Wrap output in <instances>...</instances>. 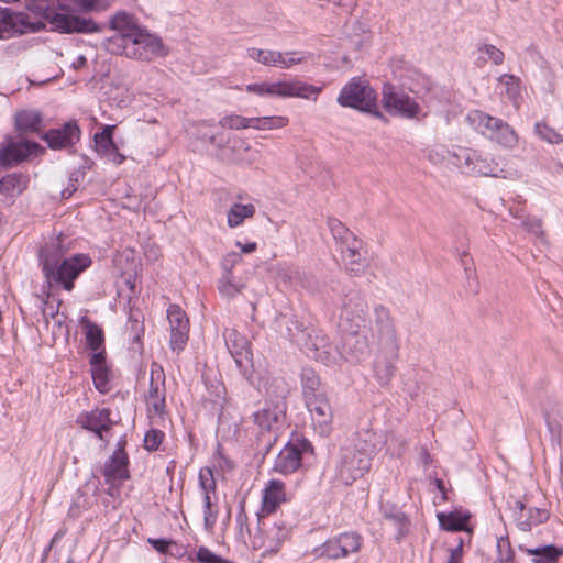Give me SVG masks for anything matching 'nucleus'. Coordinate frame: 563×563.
I'll return each mask as SVG.
<instances>
[{"label": "nucleus", "mask_w": 563, "mask_h": 563, "mask_svg": "<svg viewBox=\"0 0 563 563\" xmlns=\"http://www.w3.org/2000/svg\"><path fill=\"white\" fill-rule=\"evenodd\" d=\"M366 314L367 303L360 294L345 295L339 322L344 335L335 353L331 351L327 335L314 329L303 328L297 319L286 321V336L302 347L310 357L328 366L338 364L339 360L360 363L371 353Z\"/></svg>", "instance_id": "1"}, {"label": "nucleus", "mask_w": 563, "mask_h": 563, "mask_svg": "<svg viewBox=\"0 0 563 563\" xmlns=\"http://www.w3.org/2000/svg\"><path fill=\"white\" fill-rule=\"evenodd\" d=\"M110 27L115 34L103 42V47L110 54L147 62L168 54L161 37L142 27L125 12L114 14Z\"/></svg>", "instance_id": "2"}, {"label": "nucleus", "mask_w": 563, "mask_h": 563, "mask_svg": "<svg viewBox=\"0 0 563 563\" xmlns=\"http://www.w3.org/2000/svg\"><path fill=\"white\" fill-rule=\"evenodd\" d=\"M38 260L48 287H60L68 292L74 289L80 274L92 264L91 257L82 253L64 257L59 243L55 241L41 247Z\"/></svg>", "instance_id": "3"}, {"label": "nucleus", "mask_w": 563, "mask_h": 563, "mask_svg": "<svg viewBox=\"0 0 563 563\" xmlns=\"http://www.w3.org/2000/svg\"><path fill=\"white\" fill-rule=\"evenodd\" d=\"M29 10L42 15L54 30L62 33L92 34L102 31V26L91 18L53 12L46 4L48 0H26Z\"/></svg>", "instance_id": "4"}, {"label": "nucleus", "mask_w": 563, "mask_h": 563, "mask_svg": "<svg viewBox=\"0 0 563 563\" xmlns=\"http://www.w3.org/2000/svg\"><path fill=\"white\" fill-rule=\"evenodd\" d=\"M336 101L343 108H352L369 113L378 119L384 118L383 113L378 110L375 90L368 84L357 78L351 79L341 89Z\"/></svg>", "instance_id": "5"}, {"label": "nucleus", "mask_w": 563, "mask_h": 563, "mask_svg": "<svg viewBox=\"0 0 563 563\" xmlns=\"http://www.w3.org/2000/svg\"><path fill=\"white\" fill-rule=\"evenodd\" d=\"M372 452L373 450L358 449L356 445L342 449L336 467L339 479L351 485L361 478L371 468Z\"/></svg>", "instance_id": "6"}, {"label": "nucleus", "mask_w": 563, "mask_h": 563, "mask_svg": "<svg viewBox=\"0 0 563 563\" xmlns=\"http://www.w3.org/2000/svg\"><path fill=\"white\" fill-rule=\"evenodd\" d=\"M363 538L356 531H345L329 538L321 545L313 549V554L319 559L341 560L360 552Z\"/></svg>", "instance_id": "7"}, {"label": "nucleus", "mask_w": 563, "mask_h": 563, "mask_svg": "<svg viewBox=\"0 0 563 563\" xmlns=\"http://www.w3.org/2000/svg\"><path fill=\"white\" fill-rule=\"evenodd\" d=\"M45 29L43 21H31L22 12H14L9 8H0V38L9 40L18 35L36 33Z\"/></svg>", "instance_id": "8"}, {"label": "nucleus", "mask_w": 563, "mask_h": 563, "mask_svg": "<svg viewBox=\"0 0 563 563\" xmlns=\"http://www.w3.org/2000/svg\"><path fill=\"white\" fill-rule=\"evenodd\" d=\"M382 102L389 114L404 119H415L421 112L420 104L413 98L391 84L384 85Z\"/></svg>", "instance_id": "9"}, {"label": "nucleus", "mask_w": 563, "mask_h": 563, "mask_svg": "<svg viewBox=\"0 0 563 563\" xmlns=\"http://www.w3.org/2000/svg\"><path fill=\"white\" fill-rule=\"evenodd\" d=\"M477 121L482 134L497 142L505 147H514L518 142V135L515 130L501 119L492 117L487 113L476 111L473 117Z\"/></svg>", "instance_id": "10"}, {"label": "nucleus", "mask_w": 563, "mask_h": 563, "mask_svg": "<svg viewBox=\"0 0 563 563\" xmlns=\"http://www.w3.org/2000/svg\"><path fill=\"white\" fill-rule=\"evenodd\" d=\"M457 166L462 173L473 176H497L498 165L494 159L484 156L482 153L471 148L459 147L454 154Z\"/></svg>", "instance_id": "11"}, {"label": "nucleus", "mask_w": 563, "mask_h": 563, "mask_svg": "<svg viewBox=\"0 0 563 563\" xmlns=\"http://www.w3.org/2000/svg\"><path fill=\"white\" fill-rule=\"evenodd\" d=\"M44 148L34 141L21 139L14 141L8 139L0 144V166L2 168L14 167L31 156H37L44 153Z\"/></svg>", "instance_id": "12"}, {"label": "nucleus", "mask_w": 563, "mask_h": 563, "mask_svg": "<svg viewBox=\"0 0 563 563\" xmlns=\"http://www.w3.org/2000/svg\"><path fill=\"white\" fill-rule=\"evenodd\" d=\"M313 448L307 439H296L288 442L275 459L274 470L280 474H291L301 466L302 455Z\"/></svg>", "instance_id": "13"}, {"label": "nucleus", "mask_w": 563, "mask_h": 563, "mask_svg": "<svg viewBox=\"0 0 563 563\" xmlns=\"http://www.w3.org/2000/svg\"><path fill=\"white\" fill-rule=\"evenodd\" d=\"M316 433L328 437L332 430L333 410L327 394L305 400Z\"/></svg>", "instance_id": "14"}, {"label": "nucleus", "mask_w": 563, "mask_h": 563, "mask_svg": "<svg viewBox=\"0 0 563 563\" xmlns=\"http://www.w3.org/2000/svg\"><path fill=\"white\" fill-rule=\"evenodd\" d=\"M246 55L251 59L256 60L265 66H274L288 69L306 60V57L310 54L297 51L283 53L278 51L250 47L246 51Z\"/></svg>", "instance_id": "15"}, {"label": "nucleus", "mask_w": 563, "mask_h": 563, "mask_svg": "<svg viewBox=\"0 0 563 563\" xmlns=\"http://www.w3.org/2000/svg\"><path fill=\"white\" fill-rule=\"evenodd\" d=\"M374 360V377L380 386H387L396 372V362L399 358V344H378Z\"/></svg>", "instance_id": "16"}, {"label": "nucleus", "mask_w": 563, "mask_h": 563, "mask_svg": "<svg viewBox=\"0 0 563 563\" xmlns=\"http://www.w3.org/2000/svg\"><path fill=\"white\" fill-rule=\"evenodd\" d=\"M81 136V130L76 120H70L59 128L49 129L41 134L51 150H67L73 147Z\"/></svg>", "instance_id": "17"}, {"label": "nucleus", "mask_w": 563, "mask_h": 563, "mask_svg": "<svg viewBox=\"0 0 563 563\" xmlns=\"http://www.w3.org/2000/svg\"><path fill=\"white\" fill-rule=\"evenodd\" d=\"M167 319L170 328L169 346L178 353L185 349L189 338V319L178 305L168 307Z\"/></svg>", "instance_id": "18"}, {"label": "nucleus", "mask_w": 563, "mask_h": 563, "mask_svg": "<svg viewBox=\"0 0 563 563\" xmlns=\"http://www.w3.org/2000/svg\"><path fill=\"white\" fill-rule=\"evenodd\" d=\"M165 373L163 367L153 362L150 373V388L146 395V402L157 415L165 411L166 402Z\"/></svg>", "instance_id": "19"}, {"label": "nucleus", "mask_w": 563, "mask_h": 563, "mask_svg": "<svg viewBox=\"0 0 563 563\" xmlns=\"http://www.w3.org/2000/svg\"><path fill=\"white\" fill-rule=\"evenodd\" d=\"M223 338L230 355L236 366L242 369L252 357L249 340L233 328H227L223 332Z\"/></svg>", "instance_id": "20"}, {"label": "nucleus", "mask_w": 563, "mask_h": 563, "mask_svg": "<svg viewBox=\"0 0 563 563\" xmlns=\"http://www.w3.org/2000/svg\"><path fill=\"white\" fill-rule=\"evenodd\" d=\"M373 314L378 344H399L390 310L383 305H376Z\"/></svg>", "instance_id": "21"}, {"label": "nucleus", "mask_w": 563, "mask_h": 563, "mask_svg": "<svg viewBox=\"0 0 563 563\" xmlns=\"http://www.w3.org/2000/svg\"><path fill=\"white\" fill-rule=\"evenodd\" d=\"M111 410L109 408L95 409L81 412L76 422L82 429L93 432L100 440L103 439L102 433L110 430L112 426Z\"/></svg>", "instance_id": "22"}, {"label": "nucleus", "mask_w": 563, "mask_h": 563, "mask_svg": "<svg viewBox=\"0 0 563 563\" xmlns=\"http://www.w3.org/2000/svg\"><path fill=\"white\" fill-rule=\"evenodd\" d=\"M286 501L285 483L279 479L268 481L262 492V518L274 514Z\"/></svg>", "instance_id": "23"}, {"label": "nucleus", "mask_w": 563, "mask_h": 563, "mask_svg": "<svg viewBox=\"0 0 563 563\" xmlns=\"http://www.w3.org/2000/svg\"><path fill=\"white\" fill-rule=\"evenodd\" d=\"M514 516L517 526L521 531H530L532 527L545 522L549 519V512L542 508H526L521 500L514 504Z\"/></svg>", "instance_id": "24"}, {"label": "nucleus", "mask_w": 563, "mask_h": 563, "mask_svg": "<svg viewBox=\"0 0 563 563\" xmlns=\"http://www.w3.org/2000/svg\"><path fill=\"white\" fill-rule=\"evenodd\" d=\"M129 456L125 450L117 449L103 467V476L108 483L113 481H126L130 477Z\"/></svg>", "instance_id": "25"}, {"label": "nucleus", "mask_w": 563, "mask_h": 563, "mask_svg": "<svg viewBox=\"0 0 563 563\" xmlns=\"http://www.w3.org/2000/svg\"><path fill=\"white\" fill-rule=\"evenodd\" d=\"M199 481L202 489L205 490L203 496V521L205 529L210 531L212 530L216 521L218 511L212 509L210 490H216V482L213 479V475L211 470L207 468L206 473L203 470L199 473Z\"/></svg>", "instance_id": "26"}, {"label": "nucleus", "mask_w": 563, "mask_h": 563, "mask_svg": "<svg viewBox=\"0 0 563 563\" xmlns=\"http://www.w3.org/2000/svg\"><path fill=\"white\" fill-rule=\"evenodd\" d=\"M43 124V115L35 109H23L14 114V128L22 136L24 134H38Z\"/></svg>", "instance_id": "27"}, {"label": "nucleus", "mask_w": 563, "mask_h": 563, "mask_svg": "<svg viewBox=\"0 0 563 563\" xmlns=\"http://www.w3.org/2000/svg\"><path fill=\"white\" fill-rule=\"evenodd\" d=\"M277 88L279 89L277 91L278 97H296L313 100H316L322 91L321 87H317L300 80L279 81V87Z\"/></svg>", "instance_id": "28"}, {"label": "nucleus", "mask_w": 563, "mask_h": 563, "mask_svg": "<svg viewBox=\"0 0 563 563\" xmlns=\"http://www.w3.org/2000/svg\"><path fill=\"white\" fill-rule=\"evenodd\" d=\"M30 177L24 173H11L0 179V194L10 202L21 196L27 188Z\"/></svg>", "instance_id": "29"}, {"label": "nucleus", "mask_w": 563, "mask_h": 563, "mask_svg": "<svg viewBox=\"0 0 563 563\" xmlns=\"http://www.w3.org/2000/svg\"><path fill=\"white\" fill-rule=\"evenodd\" d=\"M286 406L284 401L276 404H265V406L253 413L254 423L262 430H272L274 424L278 423L284 417Z\"/></svg>", "instance_id": "30"}, {"label": "nucleus", "mask_w": 563, "mask_h": 563, "mask_svg": "<svg viewBox=\"0 0 563 563\" xmlns=\"http://www.w3.org/2000/svg\"><path fill=\"white\" fill-rule=\"evenodd\" d=\"M231 152L230 162L234 164H252L260 157V151L253 148L244 139L234 136L229 139Z\"/></svg>", "instance_id": "31"}, {"label": "nucleus", "mask_w": 563, "mask_h": 563, "mask_svg": "<svg viewBox=\"0 0 563 563\" xmlns=\"http://www.w3.org/2000/svg\"><path fill=\"white\" fill-rule=\"evenodd\" d=\"M470 517L471 516L468 512H461L457 510L450 512H439L437 515L439 526L442 530L451 532L466 531L468 536L472 532V530L467 526Z\"/></svg>", "instance_id": "32"}, {"label": "nucleus", "mask_w": 563, "mask_h": 563, "mask_svg": "<svg viewBox=\"0 0 563 563\" xmlns=\"http://www.w3.org/2000/svg\"><path fill=\"white\" fill-rule=\"evenodd\" d=\"M291 525L283 519L274 521L271 527L265 530L267 549L276 551L290 534Z\"/></svg>", "instance_id": "33"}, {"label": "nucleus", "mask_w": 563, "mask_h": 563, "mask_svg": "<svg viewBox=\"0 0 563 563\" xmlns=\"http://www.w3.org/2000/svg\"><path fill=\"white\" fill-rule=\"evenodd\" d=\"M301 388L303 400L327 394L319 375L311 367H305L301 371Z\"/></svg>", "instance_id": "34"}, {"label": "nucleus", "mask_w": 563, "mask_h": 563, "mask_svg": "<svg viewBox=\"0 0 563 563\" xmlns=\"http://www.w3.org/2000/svg\"><path fill=\"white\" fill-rule=\"evenodd\" d=\"M218 290L220 295L230 300L235 298L245 288V283L242 279L236 278L233 273L221 274L218 279Z\"/></svg>", "instance_id": "35"}, {"label": "nucleus", "mask_w": 563, "mask_h": 563, "mask_svg": "<svg viewBox=\"0 0 563 563\" xmlns=\"http://www.w3.org/2000/svg\"><path fill=\"white\" fill-rule=\"evenodd\" d=\"M529 555H532L533 563H556L559 558L563 555V548L553 544L538 547L527 550Z\"/></svg>", "instance_id": "36"}, {"label": "nucleus", "mask_w": 563, "mask_h": 563, "mask_svg": "<svg viewBox=\"0 0 563 563\" xmlns=\"http://www.w3.org/2000/svg\"><path fill=\"white\" fill-rule=\"evenodd\" d=\"M81 323L86 329L85 334L87 346L92 351L102 349L104 345L103 330L98 324L88 319H82Z\"/></svg>", "instance_id": "37"}, {"label": "nucleus", "mask_w": 563, "mask_h": 563, "mask_svg": "<svg viewBox=\"0 0 563 563\" xmlns=\"http://www.w3.org/2000/svg\"><path fill=\"white\" fill-rule=\"evenodd\" d=\"M255 213V207L252 203H234L228 211V225L235 228L242 224L244 219L252 218Z\"/></svg>", "instance_id": "38"}, {"label": "nucleus", "mask_w": 563, "mask_h": 563, "mask_svg": "<svg viewBox=\"0 0 563 563\" xmlns=\"http://www.w3.org/2000/svg\"><path fill=\"white\" fill-rule=\"evenodd\" d=\"M478 53L481 54L477 58V65L481 66L487 60H490L494 65H501L504 63V53L492 44H481L478 46Z\"/></svg>", "instance_id": "39"}, {"label": "nucleus", "mask_w": 563, "mask_h": 563, "mask_svg": "<svg viewBox=\"0 0 563 563\" xmlns=\"http://www.w3.org/2000/svg\"><path fill=\"white\" fill-rule=\"evenodd\" d=\"M115 125H106L101 132L95 134V145L96 150L100 155L106 154L109 151H113V146L115 145L112 139L113 130Z\"/></svg>", "instance_id": "40"}, {"label": "nucleus", "mask_w": 563, "mask_h": 563, "mask_svg": "<svg viewBox=\"0 0 563 563\" xmlns=\"http://www.w3.org/2000/svg\"><path fill=\"white\" fill-rule=\"evenodd\" d=\"M287 117L273 115V117H255L252 120V129L255 130H275L282 129L288 124Z\"/></svg>", "instance_id": "41"}, {"label": "nucleus", "mask_w": 563, "mask_h": 563, "mask_svg": "<svg viewBox=\"0 0 563 563\" xmlns=\"http://www.w3.org/2000/svg\"><path fill=\"white\" fill-rule=\"evenodd\" d=\"M457 151L453 152L444 145H437L428 150L427 158L434 165H440L444 162H451L453 164V162H457L454 157Z\"/></svg>", "instance_id": "42"}, {"label": "nucleus", "mask_w": 563, "mask_h": 563, "mask_svg": "<svg viewBox=\"0 0 563 563\" xmlns=\"http://www.w3.org/2000/svg\"><path fill=\"white\" fill-rule=\"evenodd\" d=\"M91 376L96 389L101 394L110 391V369L108 366L91 368Z\"/></svg>", "instance_id": "43"}, {"label": "nucleus", "mask_w": 563, "mask_h": 563, "mask_svg": "<svg viewBox=\"0 0 563 563\" xmlns=\"http://www.w3.org/2000/svg\"><path fill=\"white\" fill-rule=\"evenodd\" d=\"M253 118H245L239 114H229L220 119L219 125L223 129L243 130L252 128Z\"/></svg>", "instance_id": "44"}, {"label": "nucleus", "mask_w": 563, "mask_h": 563, "mask_svg": "<svg viewBox=\"0 0 563 563\" xmlns=\"http://www.w3.org/2000/svg\"><path fill=\"white\" fill-rule=\"evenodd\" d=\"M536 134L543 141L558 144L563 142V135L559 134L553 128L549 126L544 122H537L534 125Z\"/></svg>", "instance_id": "45"}, {"label": "nucleus", "mask_w": 563, "mask_h": 563, "mask_svg": "<svg viewBox=\"0 0 563 563\" xmlns=\"http://www.w3.org/2000/svg\"><path fill=\"white\" fill-rule=\"evenodd\" d=\"M328 227L331 231L332 236L341 244L343 241H351L354 233L349 230L340 220L330 218L328 220Z\"/></svg>", "instance_id": "46"}, {"label": "nucleus", "mask_w": 563, "mask_h": 563, "mask_svg": "<svg viewBox=\"0 0 563 563\" xmlns=\"http://www.w3.org/2000/svg\"><path fill=\"white\" fill-rule=\"evenodd\" d=\"M195 560L197 563H234L218 555L205 545H201L197 549Z\"/></svg>", "instance_id": "47"}, {"label": "nucleus", "mask_w": 563, "mask_h": 563, "mask_svg": "<svg viewBox=\"0 0 563 563\" xmlns=\"http://www.w3.org/2000/svg\"><path fill=\"white\" fill-rule=\"evenodd\" d=\"M343 262L347 272L354 276L363 275L368 266L367 261L363 255H358L352 258L345 257L343 258Z\"/></svg>", "instance_id": "48"}, {"label": "nucleus", "mask_w": 563, "mask_h": 563, "mask_svg": "<svg viewBox=\"0 0 563 563\" xmlns=\"http://www.w3.org/2000/svg\"><path fill=\"white\" fill-rule=\"evenodd\" d=\"M277 87H279V81L273 84H250L246 86V91L256 93L258 96H277V91L279 90Z\"/></svg>", "instance_id": "49"}, {"label": "nucleus", "mask_w": 563, "mask_h": 563, "mask_svg": "<svg viewBox=\"0 0 563 563\" xmlns=\"http://www.w3.org/2000/svg\"><path fill=\"white\" fill-rule=\"evenodd\" d=\"M71 1L81 12L102 11V10H106V8H107L106 0H71Z\"/></svg>", "instance_id": "50"}, {"label": "nucleus", "mask_w": 563, "mask_h": 563, "mask_svg": "<svg viewBox=\"0 0 563 563\" xmlns=\"http://www.w3.org/2000/svg\"><path fill=\"white\" fill-rule=\"evenodd\" d=\"M164 438V433L157 429H151L145 433L144 448L148 451H156Z\"/></svg>", "instance_id": "51"}, {"label": "nucleus", "mask_w": 563, "mask_h": 563, "mask_svg": "<svg viewBox=\"0 0 563 563\" xmlns=\"http://www.w3.org/2000/svg\"><path fill=\"white\" fill-rule=\"evenodd\" d=\"M498 80L507 87V93L510 98H515L518 95L519 82L514 75L504 74Z\"/></svg>", "instance_id": "52"}, {"label": "nucleus", "mask_w": 563, "mask_h": 563, "mask_svg": "<svg viewBox=\"0 0 563 563\" xmlns=\"http://www.w3.org/2000/svg\"><path fill=\"white\" fill-rule=\"evenodd\" d=\"M521 227L536 236H541L543 233L540 219L534 217L525 218L521 221Z\"/></svg>", "instance_id": "53"}, {"label": "nucleus", "mask_w": 563, "mask_h": 563, "mask_svg": "<svg viewBox=\"0 0 563 563\" xmlns=\"http://www.w3.org/2000/svg\"><path fill=\"white\" fill-rule=\"evenodd\" d=\"M241 261V255L235 252L228 253L221 261L222 274L232 273L233 267Z\"/></svg>", "instance_id": "54"}, {"label": "nucleus", "mask_w": 563, "mask_h": 563, "mask_svg": "<svg viewBox=\"0 0 563 563\" xmlns=\"http://www.w3.org/2000/svg\"><path fill=\"white\" fill-rule=\"evenodd\" d=\"M147 542L161 554H167L169 551V547L172 544H175L174 541L163 539V538H158V539L148 538Z\"/></svg>", "instance_id": "55"}, {"label": "nucleus", "mask_w": 563, "mask_h": 563, "mask_svg": "<svg viewBox=\"0 0 563 563\" xmlns=\"http://www.w3.org/2000/svg\"><path fill=\"white\" fill-rule=\"evenodd\" d=\"M385 518L394 521L398 526L399 533H402V529L407 525L406 516L404 515V512H401V511H396V512H391V514L386 512Z\"/></svg>", "instance_id": "56"}, {"label": "nucleus", "mask_w": 563, "mask_h": 563, "mask_svg": "<svg viewBox=\"0 0 563 563\" xmlns=\"http://www.w3.org/2000/svg\"><path fill=\"white\" fill-rule=\"evenodd\" d=\"M90 366H91V368L107 366V364H106V352H104L103 347H102L101 351H99V350L95 351V353L91 355V357H90Z\"/></svg>", "instance_id": "57"}, {"label": "nucleus", "mask_w": 563, "mask_h": 563, "mask_svg": "<svg viewBox=\"0 0 563 563\" xmlns=\"http://www.w3.org/2000/svg\"><path fill=\"white\" fill-rule=\"evenodd\" d=\"M102 156H104L106 158H108L109 161L114 163L115 165L122 164L125 159V156L119 152V148L117 145L113 146V151H109L106 154H103Z\"/></svg>", "instance_id": "58"}, {"label": "nucleus", "mask_w": 563, "mask_h": 563, "mask_svg": "<svg viewBox=\"0 0 563 563\" xmlns=\"http://www.w3.org/2000/svg\"><path fill=\"white\" fill-rule=\"evenodd\" d=\"M81 497L78 496L77 498H75L70 506H69V509H68V516L73 519H76L80 516L81 514Z\"/></svg>", "instance_id": "59"}, {"label": "nucleus", "mask_w": 563, "mask_h": 563, "mask_svg": "<svg viewBox=\"0 0 563 563\" xmlns=\"http://www.w3.org/2000/svg\"><path fill=\"white\" fill-rule=\"evenodd\" d=\"M463 550L455 547L450 550V558L446 563H461Z\"/></svg>", "instance_id": "60"}, {"label": "nucleus", "mask_w": 563, "mask_h": 563, "mask_svg": "<svg viewBox=\"0 0 563 563\" xmlns=\"http://www.w3.org/2000/svg\"><path fill=\"white\" fill-rule=\"evenodd\" d=\"M358 255H363L362 254V247H354V249H351V247H341V256H342V260L345 258V257H355V256H358Z\"/></svg>", "instance_id": "61"}, {"label": "nucleus", "mask_w": 563, "mask_h": 563, "mask_svg": "<svg viewBox=\"0 0 563 563\" xmlns=\"http://www.w3.org/2000/svg\"><path fill=\"white\" fill-rule=\"evenodd\" d=\"M466 253L463 254V257L461 258V263L464 266L465 276L468 282H471L475 277V269L471 266H468L467 262L465 261Z\"/></svg>", "instance_id": "62"}, {"label": "nucleus", "mask_w": 563, "mask_h": 563, "mask_svg": "<svg viewBox=\"0 0 563 563\" xmlns=\"http://www.w3.org/2000/svg\"><path fill=\"white\" fill-rule=\"evenodd\" d=\"M236 246L240 247L242 253H252L257 249V244L255 242L242 244L240 241H238Z\"/></svg>", "instance_id": "63"}, {"label": "nucleus", "mask_w": 563, "mask_h": 563, "mask_svg": "<svg viewBox=\"0 0 563 563\" xmlns=\"http://www.w3.org/2000/svg\"><path fill=\"white\" fill-rule=\"evenodd\" d=\"M341 247H362V241L358 240L355 235H352L351 241H343L341 243Z\"/></svg>", "instance_id": "64"}]
</instances>
